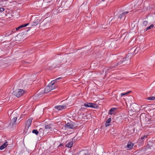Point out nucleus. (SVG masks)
Instances as JSON below:
<instances>
[{
    "label": "nucleus",
    "mask_w": 155,
    "mask_h": 155,
    "mask_svg": "<svg viewBox=\"0 0 155 155\" xmlns=\"http://www.w3.org/2000/svg\"><path fill=\"white\" fill-rule=\"evenodd\" d=\"M24 91L22 89H17L13 93V94L18 97L22 96L24 93Z\"/></svg>",
    "instance_id": "f257e3e1"
},
{
    "label": "nucleus",
    "mask_w": 155,
    "mask_h": 155,
    "mask_svg": "<svg viewBox=\"0 0 155 155\" xmlns=\"http://www.w3.org/2000/svg\"><path fill=\"white\" fill-rule=\"evenodd\" d=\"M61 78H58L52 81L48 85L51 90L54 89L56 87V86L54 84L57 80H59Z\"/></svg>",
    "instance_id": "f03ea898"
},
{
    "label": "nucleus",
    "mask_w": 155,
    "mask_h": 155,
    "mask_svg": "<svg viewBox=\"0 0 155 155\" xmlns=\"http://www.w3.org/2000/svg\"><path fill=\"white\" fill-rule=\"evenodd\" d=\"M84 106L87 107H90L94 108H96L97 107V106L95 104L88 102L84 103Z\"/></svg>",
    "instance_id": "7ed1b4c3"
},
{
    "label": "nucleus",
    "mask_w": 155,
    "mask_h": 155,
    "mask_svg": "<svg viewBox=\"0 0 155 155\" xmlns=\"http://www.w3.org/2000/svg\"><path fill=\"white\" fill-rule=\"evenodd\" d=\"M67 104L63 105H58L55 106L54 108L58 110H62L67 108Z\"/></svg>",
    "instance_id": "20e7f679"
},
{
    "label": "nucleus",
    "mask_w": 155,
    "mask_h": 155,
    "mask_svg": "<svg viewBox=\"0 0 155 155\" xmlns=\"http://www.w3.org/2000/svg\"><path fill=\"white\" fill-rule=\"evenodd\" d=\"M41 21V19L39 18L38 19H36L31 24V26H36Z\"/></svg>",
    "instance_id": "39448f33"
},
{
    "label": "nucleus",
    "mask_w": 155,
    "mask_h": 155,
    "mask_svg": "<svg viewBox=\"0 0 155 155\" xmlns=\"http://www.w3.org/2000/svg\"><path fill=\"white\" fill-rule=\"evenodd\" d=\"M32 118H31L28 120L25 123V127L27 128H28L31 125Z\"/></svg>",
    "instance_id": "423d86ee"
},
{
    "label": "nucleus",
    "mask_w": 155,
    "mask_h": 155,
    "mask_svg": "<svg viewBox=\"0 0 155 155\" xmlns=\"http://www.w3.org/2000/svg\"><path fill=\"white\" fill-rule=\"evenodd\" d=\"M65 127L66 128L68 129H73L74 127V125L71 123H67L65 126Z\"/></svg>",
    "instance_id": "0eeeda50"
},
{
    "label": "nucleus",
    "mask_w": 155,
    "mask_h": 155,
    "mask_svg": "<svg viewBox=\"0 0 155 155\" xmlns=\"http://www.w3.org/2000/svg\"><path fill=\"white\" fill-rule=\"evenodd\" d=\"M128 58L127 57V56H126L125 58L123 59L122 61H121L119 62L117 64V65H119L122 63H124V64L127 63V62H126V60H127V59Z\"/></svg>",
    "instance_id": "6e6552de"
},
{
    "label": "nucleus",
    "mask_w": 155,
    "mask_h": 155,
    "mask_svg": "<svg viewBox=\"0 0 155 155\" xmlns=\"http://www.w3.org/2000/svg\"><path fill=\"white\" fill-rule=\"evenodd\" d=\"M134 146V144L131 142H128L127 143V147L129 150L131 149Z\"/></svg>",
    "instance_id": "1a4fd4ad"
},
{
    "label": "nucleus",
    "mask_w": 155,
    "mask_h": 155,
    "mask_svg": "<svg viewBox=\"0 0 155 155\" xmlns=\"http://www.w3.org/2000/svg\"><path fill=\"white\" fill-rule=\"evenodd\" d=\"M29 25V23H27L25 24H23L22 25H21L19 26H18V27L17 28H16V30L17 31H18L19 30L20 28H22L25 27L27 26V25Z\"/></svg>",
    "instance_id": "9d476101"
},
{
    "label": "nucleus",
    "mask_w": 155,
    "mask_h": 155,
    "mask_svg": "<svg viewBox=\"0 0 155 155\" xmlns=\"http://www.w3.org/2000/svg\"><path fill=\"white\" fill-rule=\"evenodd\" d=\"M73 144V142L72 141H70L67 143L66 145V147L69 148H71L72 147Z\"/></svg>",
    "instance_id": "9b49d317"
},
{
    "label": "nucleus",
    "mask_w": 155,
    "mask_h": 155,
    "mask_svg": "<svg viewBox=\"0 0 155 155\" xmlns=\"http://www.w3.org/2000/svg\"><path fill=\"white\" fill-rule=\"evenodd\" d=\"M111 118H109L107 121H106V123H105V126L107 127V126H109L110 125V123L111 121Z\"/></svg>",
    "instance_id": "f8f14e48"
},
{
    "label": "nucleus",
    "mask_w": 155,
    "mask_h": 155,
    "mask_svg": "<svg viewBox=\"0 0 155 155\" xmlns=\"http://www.w3.org/2000/svg\"><path fill=\"white\" fill-rule=\"evenodd\" d=\"M51 90L50 87H49L48 85L45 88L44 90L45 93H47L50 92Z\"/></svg>",
    "instance_id": "ddd939ff"
},
{
    "label": "nucleus",
    "mask_w": 155,
    "mask_h": 155,
    "mask_svg": "<svg viewBox=\"0 0 155 155\" xmlns=\"http://www.w3.org/2000/svg\"><path fill=\"white\" fill-rule=\"evenodd\" d=\"M111 68L110 67H107L105 68L103 70V72H104L106 74L108 71H110Z\"/></svg>",
    "instance_id": "4468645a"
},
{
    "label": "nucleus",
    "mask_w": 155,
    "mask_h": 155,
    "mask_svg": "<svg viewBox=\"0 0 155 155\" xmlns=\"http://www.w3.org/2000/svg\"><path fill=\"white\" fill-rule=\"evenodd\" d=\"M17 116H16V117H13L12 120L11 122L12 123V125H13L15 123L16 121L17 120Z\"/></svg>",
    "instance_id": "2eb2a0df"
},
{
    "label": "nucleus",
    "mask_w": 155,
    "mask_h": 155,
    "mask_svg": "<svg viewBox=\"0 0 155 155\" xmlns=\"http://www.w3.org/2000/svg\"><path fill=\"white\" fill-rule=\"evenodd\" d=\"M7 145V142H6L0 147V149L1 150L3 149Z\"/></svg>",
    "instance_id": "dca6fc26"
},
{
    "label": "nucleus",
    "mask_w": 155,
    "mask_h": 155,
    "mask_svg": "<svg viewBox=\"0 0 155 155\" xmlns=\"http://www.w3.org/2000/svg\"><path fill=\"white\" fill-rule=\"evenodd\" d=\"M116 109L114 108H111L109 111V114H114V111Z\"/></svg>",
    "instance_id": "f3484780"
},
{
    "label": "nucleus",
    "mask_w": 155,
    "mask_h": 155,
    "mask_svg": "<svg viewBox=\"0 0 155 155\" xmlns=\"http://www.w3.org/2000/svg\"><path fill=\"white\" fill-rule=\"evenodd\" d=\"M128 12H124L122 14H121V15L119 17V18L120 19H121V18H122L125 16V15L126 14H127L128 13Z\"/></svg>",
    "instance_id": "a211bd4d"
},
{
    "label": "nucleus",
    "mask_w": 155,
    "mask_h": 155,
    "mask_svg": "<svg viewBox=\"0 0 155 155\" xmlns=\"http://www.w3.org/2000/svg\"><path fill=\"white\" fill-rule=\"evenodd\" d=\"M130 91H128L126 93H122L121 94V97H122L124 96H126L129 94L130 93Z\"/></svg>",
    "instance_id": "6ab92c4d"
},
{
    "label": "nucleus",
    "mask_w": 155,
    "mask_h": 155,
    "mask_svg": "<svg viewBox=\"0 0 155 155\" xmlns=\"http://www.w3.org/2000/svg\"><path fill=\"white\" fill-rule=\"evenodd\" d=\"M154 27V25H151L147 27L146 29V31H147V30L150 29L152 28H153Z\"/></svg>",
    "instance_id": "aec40b11"
},
{
    "label": "nucleus",
    "mask_w": 155,
    "mask_h": 155,
    "mask_svg": "<svg viewBox=\"0 0 155 155\" xmlns=\"http://www.w3.org/2000/svg\"><path fill=\"white\" fill-rule=\"evenodd\" d=\"M32 133L35 134L36 135H38V132L37 130H32Z\"/></svg>",
    "instance_id": "412c9836"
},
{
    "label": "nucleus",
    "mask_w": 155,
    "mask_h": 155,
    "mask_svg": "<svg viewBox=\"0 0 155 155\" xmlns=\"http://www.w3.org/2000/svg\"><path fill=\"white\" fill-rule=\"evenodd\" d=\"M155 97L153 96L149 97H148L147 99L149 100H153L155 99Z\"/></svg>",
    "instance_id": "4be33fe9"
},
{
    "label": "nucleus",
    "mask_w": 155,
    "mask_h": 155,
    "mask_svg": "<svg viewBox=\"0 0 155 155\" xmlns=\"http://www.w3.org/2000/svg\"><path fill=\"white\" fill-rule=\"evenodd\" d=\"M148 24V21H144L143 23V25L144 27H146Z\"/></svg>",
    "instance_id": "5701e85b"
},
{
    "label": "nucleus",
    "mask_w": 155,
    "mask_h": 155,
    "mask_svg": "<svg viewBox=\"0 0 155 155\" xmlns=\"http://www.w3.org/2000/svg\"><path fill=\"white\" fill-rule=\"evenodd\" d=\"M147 135H144L143 136H142L140 138V140H142L144 139L147 138Z\"/></svg>",
    "instance_id": "b1692460"
},
{
    "label": "nucleus",
    "mask_w": 155,
    "mask_h": 155,
    "mask_svg": "<svg viewBox=\"0 0 155 155\" xmlns=\"http://www.w3.org/2000/svg\"><path fill=\"white\" fill-rule=\"evenodd\" d=\"M51 128V126L50 125H47L45 126V128L46 129H49L50 128Z\"/></svg>",
    "instance_id": "393cba45"
},
{
    "label": "nucleus",
    "mask_w": 155,
    "mask_h": 155,
    "mask_svg": "<svg viewBox=\"0 0 155 155\" xmlns=\"http://www.w3.org/2000/svg\"><path fill=\"white\" fill-rule=\"evenodd\" d=\"M5 10V9L3 8H0V12H3Z\"/></svg>",
    "instance_id": "a878e982"
},
{
    "label": "nucleus",
    "mask_w": 155,
    "mask_h": 155,
    "mask_svg": "<svg viewBox=\"0 0 155 155\" xmlns=\"http://www.w3.org/2000/svg\"><path fill=\"white\" fill-rule=\"evenodd\" d=\"M111 135H113L114 136L116 134V133L115 131H112L111 133Z\"/></svg>",
    "instance_id": "bb28decb"
},
{
    "label": "nucleus",
    "mask_w": 155,
    "mask_h": 155,
    "mask_svg": "<svg viewBox=\"0 0 155 155\" xmlns=\"http://www.w3.org/2000/svg\"><path fill=\"white\" fill-rule=\"evenodd\" d=\"M129 55H130V56H131V54H129L127 56V57L128 58L127 59V60H128L129 59L131 58V57H130V58H129Z\"/></svg>",
    "instance_id": "cd10ccee"
},
{
    "label": "nucleus",
    "mask_w": 155,
    "mask_h": 155,
    "mask_svg": "<svg viewBox=\"0 0 155 155\" xmlns=\"http://www.w3.org/2000/svg\"><path fill=\"white\" fill-rule=\"evenodd\" d=\"M138 49H139L138 48H137L136 49L135 51H134V52H136V53H137L138 52Z\"/></svg>",
    "instance_id": "c85d7f7f"
},
{
    "label": "nucleus",
    "mask_w": 155,
    "mask_h": 155,
    "mask_svg": "<svg viewBox=\"0 0 155 155\" xmlns=\"http://www.w3.org/2000/svg\"><path fill=\"white\" fill-rule=\"evenodd\" d=\"M24 115H21V116H20V119H18V121H19L20 120V119L21 118H23L24 117Z\"/></svg>",
    "instance_id": "c756f323"
},
{
    "label": "nucleus",
    "mask_w": 155,
    "mask_h": 155,
    "mask_svg": "<svg viewBox=\"0 0 155 155\" xmlns=\"http://www.w3.org/2000/svg\"><path fill=\"white\" fill-rule=\"evenodd\" d=\"M62 146V144H61L59 145V146Z\"/></svg>",
    "instance_id": "7c9ffc66"
},
{
    "label": "nucleus",
    "mask_w": 155,
    "mask_h": 155,
    "mask_svg": "<svg viewBox=\"0 0 155 155\" xmlns=\"http://www.w3.org/2000/svg\"><path fill=\"white\" fill-rule=\"evenodd\" d=\"M84 155H88V154H84Z\"/></svg>",
    "instance_id": "2f4dec72"
},
{
    "label": "nucleus",
    "mask_w": 155,
    "mask_h": 155,
    "mask_svg": "<svg viewBox=\"0 0 155 155\" xmlns=\"http://www.w3.org/2000/svg\"><path fill=\"white\" fill-rule=\"evenodd\" d=\"M154 84H155V81L154 82Z\"/></svg>",
    "instance_id": "473e14b6"
},
{
    "label": "nucleus",
    "mask_w": 155,
    "mask_h": 155,
    "mask_svg": "<svg viewBox=\"0 0 155 155\" xmlns=\"http://www.w3.org/2000/svg\"><path fill=\"white\" fill-rule=\"evenodd\" d=\"M105 0H102V1H104Z\"/></svg>",
    "instance_id": "72a5a7b5"
}]
</instances>
